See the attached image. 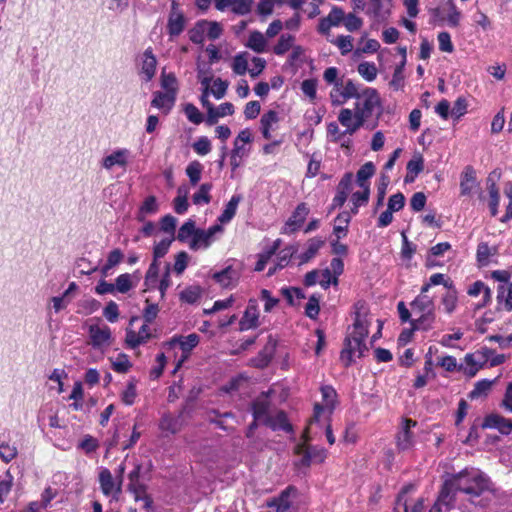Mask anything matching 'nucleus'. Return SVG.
<instances>
[{"mask_svg": "<svg viewBox=\"0 0 512 512\" xmlns=\"http://www.w3.org/2000/svg\"><path fill=\"white\" fill-rule=\"evenodd\" d=\"M489 488L490 480L481 470L474 467L465 468L444 481L438 499L430 508V512H442V506L447 508L453 505L458 493L468 495L469 500L474 502L475 498Z\"/></svg>", "mask_w": 512, "mask_h": 512, "instance_id": "f257e3e1", "label": "nucleus"}, {"mask_svg": "<svg viewBox=\"0 0 512 512\" xmlns=\"http://www.w3.org/2000/svg\"><path fill=\"white\" fill-rule=\"evenodd\" d=\"M354 106V118L360 119L367 127L374 129L378 126L379 118L383 113V104L379 92L372 87L358 85Z\"/></svg>", "mask_w": 512, "mask_h": 512, "instance_id": "f03ea898", "label": "nucleus"}, {"mask_svg": "<svg viewBox=\"0 0 512 512\" xmlns=\"http://www.w3.org/2000/svg\"><path fill=\"white\" fill-rule=\"evenodd\" d=\"M321 395L322 403H316L314 405V413L310 419L309 426L305 431V436H307V433L313 428L315 424L320 423L321 418L329 419L337 405V393L332 386H322Z\"/></svg>", "mask_w": 512, "mask_h": 512, "instance_id": "7ed1b4c3", "label": "nucleus"}, {"mask_svg": "<svg viewBox=\"0 0 512 512\" xmlns=\"http://www.w3.org/2000/svg\"><path fill=\"white\" fill-rule=\"evenodd\" d=\"M87 343L94 350L104 353L113 343V335L110 327L104 323L89 325Z\"/></svg>", "mask_w": 512, "mask_h": 512, "instance_id": "20e7f679", "label": "nucleus"}, {"mask_svg": "<svg viewBox=\"0 0 512 512\" xmlns=\"http://www.w3.org/2000/svg\"><path fill=\"white\" fill-rule=\"evenodd\" d=\"M358 85L359 84L355 83L352 79H347L346 81L342 80L333 84V88L329 93L331 104L333 106H340L345 104L349 99H352L353 96H357Z\"/></svg>", "mask_w": 512, "mask_h": 512, "instance_id": "39448f33", "label": "nucleus"}, {"mask_svg": "<svg viewBox=\"0 0 512 512\" xmlns=\"http://www.w3.org/2000/svg\"><path fill=\"white\" fill-rule=\"evenodd\" d=\"M414 313H419V325L429 326L435 318L434 302L427 295H418L411 304Z\"/></svg>", "mask_w": 512, "mask_h": 512, "instance_id": "423d86ee", "label": "nucleus"}, {"mask_svg": "<svg viewBox=\"0 0 512 512\" xmlns=\"http://www.w3.org/2000/svg\"><path fill=\"white\" fill-rule=\"evenodd\" d=\"M296 454L301 456L297 465L302 467L323 463L327 457V451L324 448L307 446L305 443L297 445Z\"/></svg>", "mask_w": 512, "mask_h": 512, "instance_id": "0eeeda50", "label": "nucleus"}, {"mask_svg": "<svg viewBox=\"0 0 512 512\" xmlns=\"http://www.w3.org/2000/svg\"><path fill=\"white\" fill-rule=\"evenodd\" d=\"M310 213V209L305 202L299 203L295 210L292 212L290 217L284 223L281 228V234L291 235L299 231L303 226L307 216Z\"/></svg>", "mask_w": 512, "mask_h": 512, "instance_id": "6e6552de", "label": "nucleus"}, {"mask_svg": "<svg viewBox=\"0 0 512 512\" xmlns=\"http://www.w3.org/2000/svg\"><path fill=\"white\" fill-rule=\"evenodd\" d=\"M365 351H367L365 341L349 335L345 339L344 348L341 351L340 358L346 366H349L354 357H362Z\"/></svg>", "mask_w": 512, "mask_h": 512, "instance_id": "1a4fd4ad", "label": "nucleus"}, {"mask_svg": "<svg viewBox=\"0 0 512 512\" xmlns=\"http://www.w3.org/2000/svg\"><path fill=\"white\" fill-rule=\"evenodd\" d=\"M223 227L215 224L208 229L197 228L194 237L189 241L190 249L196 251L201 248H208L214 242V236L218 232H222Z\"/></svg>", "mask_w": 512, "mask_h": 512, "instance_id": "9d476101", "label": "nucleus"}, {"mask_svg": "<svg viewBox=\"0 0 512 512\" xmlns=\"http://www.w3.org/2000/svg\"><path fill=\"white\" fill-rule=\"evenodd\" d=\"M260 311L258 301L251 299L246 307L242 318L239 321V328L241 331L255 329L260 325L259 322Z\"/></svg>", "mask_w": 512, "mask_h": 512, "instance_id": "9b49d317", "label": "nucleus"}, {"mask_svg": "<svg viewBox=\"0 0 512 512\" xmlns=\"http://www.w3.org/2000/svg\"><path fill=\"white\" fill-rule=\"evenodd\" d=\"M199 341L200 337L196 333H191L187 336H175L172 338L170 344H178L182 351L181 359L178 361L176 368L180 367L182 363L189 358L191 351L199 344Z\"/></svg>", "mask_w": 512, "mask_h": 512, "instance_id": "f8f14e48", "label": "nucleus"}, {"mask_svg": "<svg viewBox=\"0 0 512 512\" xmlns=\"http://www.w3.org/2000/svg\"><path fill=\"white\" fill-rule=\"evenodd\" d=\"M177 0L171 2V12L168 17L167 30L170 36L180 35L185 28L184 14L178 9Z\"/></svg>", "mask_w": 512, "mask_h": 512, "instance_id": "ddd939ff", "label": "nucleus"}, {"mask_svg": "<svg viewBox=\"0 0 512 512\" xmlns=\"http://www.w3.org/2000/svg\"><path fill=\"white\" fill-rule=\"evenodd\" d=\"M465 365L459 366V370H462L466 376L473 377L482 368L486 362V358L483 353L477 351L465 356Z\"/></svg>", "mask_w": 512, "mask_h": 512, "instance_id": "4468645a", "label": "nucleus"}, {"mask_svg": "<svg viewBox=\"0 0 512 512\" xmlns=\"http://www.w3.org/2000/svg\"><path fill=\"white\" fill-rule=\"evenodd\" d=\"M240 277L239 270L233 266L214 272L212 278L223 288H231L236 285Z\"/></svg>", "mask_w": 512, "mask_h": 512, "instance_id": "2eb2a0df", "label": "nucleus"}, {"mask_svg": "<svg viewBox=\"0 0 512 512\" xmlns=\"http://www.w3.org/2000/svg\"><path fill=\"white\" fill-rule=\"evenodd\" d=\"M477 185L474 167L471 165L465 166L460 175V196H470Z\"/></svg>", "mask_w": 512, "mask_h": 512, "instance_id": "dca6fc26", "label": "nucleus"}, {"mask_svg": "<svg viewBox=\"0 0 512 512\" xmlns=\"http://www.w3.org/2000/svg\"><path fill=\"white\" fill-rule=\"evenodd\" d=\"M99 483L104 495L115 497L121 490L120 483H116L112 473L103 468L99 473Z\"/></svg>", "mask_w": 512, "mask_h": 512, "instance_id": "f3484780", "label": "nucleus"}, {"mask_svg": "<svg viewBox=\"0 0 512 512\" xmlns=\"http://www.w3.org/2000/svg\"><path fill=\"white\" fill-rule=\"evenodd\" d=\"M483 427L497 429L502 434H509L512 431V421L499 414H490L485 417Z\"/></svg>", "mask_w": 512, "mask_h": 512, "instance_id": "a211bd4d", "label": "nucleus"}, {"mask_svg": "<svg viewBox=\"0 0 512 512\" xmlns=\"http://www.w3.org/2000/svg\"><path fill=\"white\" fill-rule=\"evenodd\" d=\"M279 120V114L275 110H269L261 116L260 130L264 139L270 140L272 138L271 131L275 130Z\"/></svg>", "mask_w": 512, "mask_h": 512, "instance_id": "6ab92c4d", "label": "nucleus"}, {"mask_svg": "<svg viewBox=\"0 0 512 512\" xmlns=\"http://www.w3.org/2000/svg\"><path fill=\"white\" fill-rule=\"evenodd\" d=\"M254 422L251 424L252 429L257 423L266 424L271 416L270 405L267 399H257L252 406Z\"/></svg>", "mask_w": 512, "mask_h": 512, "instance_id": "aec40b11", "label": "nucleus"}, {"mask_svg": "<svg viewBox=\"0 0 512 512\" xmlns=\"http://www.w3.org/2000/svg\"><path fill=\"white\" fill-rule=\"evenodd\" d=\"M176 101V96L172 93L156 91L153 94L151 105L157 109L163 110L165 114H168L173 108Z\"/></svg>", "mask_w": 512, "mask_h": 512, "instance_id": "412c9836", "label": "nucleus"}, {"mask_svg": "<svg viewBox=\"0 0 512 512\" xmlns=\"http://www.w3.org/2000/svg\"><path fill=\"white\" fill-rule=\"evenodd\" d=\"M157 59L153 54L151 47H148L143 53L141 73L145 76V81L149 82L153 79L156 73Z\"/></svg>", "mask_w": 512, "mask_h": 512, "instance_id": "4be33fe9", "label": "nucleus"}, {"mask_svg": "<svg viewBox=\"0 0 512 512\" xmlns=\"http://www.w3.org/2000/svg\"><path fill=\"white\" fill-rule=\"evenodd\" d=\"M391 6V0H370V7L367 10V14L377 20H384L389 16Z\"/></svg>", "mask_w": 512, "mask_h": 512, "instance_id": "5701e85b", "label": "nucleus"}, {"mask_svg": "<svg viewBox=\"0 0 512 512\" xmlns=\"http://www.w3.org/2000/svg\"><path fill=\"white\" fill-rule=\"evenodd\" d=\"M415 425V421L410 419L405 420L402 430L397 435V447L399 450L405 451L413 446L414 440L412 433L410 432V428L414 427Z\"/></svg>", "mask_w": 512, "mask_h": 512, "instance_id": "b1692460", "label": "nucleus"}, {"mask_svg": "<svg viewBox=\"0 0 512 512\" xmlns=\"http://www.w3.org/2000/svg\"><path fill=\"white\" fill-rule=\"evenodd\" d=\"M296 493V489L288 487L285 489L279 497L273 499L268 503L269 507H275L276 512H287L292 505V496Z\"/></svg>", "mask_w": 512, "mask_h": 512, "instance_id": "393cba45", "label": "nucleus"}, {"mask_svg": "<svg viewBox=\"0 0 512 512\" xmlns=\"http://www.w3.org/2000/svg\"><path fill=\"white\" fill-rule=\"evenodd\" d=\"M151 337L150 327L148 324H143L138 332L128 330L126 333V343L131 348H135L145 342Z\"/></svg>", "mask_w": 512, "mask_h": 512, "instance_id": "a878e982", "label": "nucleus"}, {"mask_svg": "<svg viewBox=\"0 0 512 512\" xmlns=\"http://www.w3.org/2000/svg\"><path fill=\"white\" fill-rule=\"evenodd\" d=\"M445 287L447 291L441 298V305L445 313L452 314L457 308L458 292L453 283H445Z\"/></svg>", "mask_w": 512, "mask_h": 512, "instance_id": "bb28decb", "label": "nucleus"}, {"mask_svg": "<svg viewBox=\"0 0 512 512\" xmlns=\"http://www.w3.org/2000/svg\"><path fill=\"white\" fill-rule=\"evenodd\" d=\"M424 169V159L421 154L414 155L413 158L408 161L406 166L405 183H412L415 181L419 173Z\"/></svg>", "mask_w": 512, "mask_h": 512, "instance_id": "cd10ccee", "label": "nucleus"}, {"mask_svg": "<svg viewBox=\"0 0 512 512\" xmlns=\"http://www.w3.org/2000/svg\"><path fill=\"white\" fill-rule=\"evenodd\" d=\"M375 174V165L369 161L363 164L356 173V183L359 187L370 188L369 179Z\"/></svg>", "mask_w": 512, "mask_h": 512, "instance_id": "c85d7f7f", "label": "nucleus"}, {"mask_svg": "<svg viewBox=\"0 0 512 512\" xmlns=\"http://www.w3.org/2000/svg\"><path fill=\"white\" fill-rule=\"evenodd\" d=\"M241 200L239 195H233L229 202L225 205L224 210L218 217V222L221 224H225L230 222L236 214L238 204Z\"/></svg>", "mask_w": 512, "mask_h": 512, "instance_id": "c756f323", "label": "nucleus"}, {"mask_svg": "<svg viewBox=\"0 0 512 512\" xmlns=\"http://www.w3.org/2000/svg\"><path fill=\"white\" fill-rule=\"evenodd\" d=\"M140 436H141V433L139 431H137L136 425H135L133 427V431H132L131 436L129 437V439L121 441L120 429H116V431H115V433L113 435L112 441L110 443V447H113V446H116L118 444H121L123 450L129 449V448L133 447L137 443V441L139 440Z\"/></svg>", "mask_w": 512, "mask_h": 512, "instance_id": "7c9ffc66", "label": "nucleus"}, {"mask_svg": "<svg viewBox=\"0 0 512 512\" xmlns=\"http://www.w3.org/2000/svg\"><path fill=\"white\" fill-rule=\"evenodd\" d=\"M203 290L198 285H191L183 289L179 298L180 301L186 304H196L202 297Z\"/></svg>", "mask_w": 512, "mask_h": 512, "instance_id": "2f4dec72", "label": "nucleus"}, {"mask_svg": "<svg viewBox=\"0 0 512 512\" xmlns=\"http://www.w3.org/2000/svg\"><path fill=\"white\" fill-rule=\"evenodd\" d=\"M368 325L369 322L366 316L361 315L360 313L356 314L355 321L353 323V330L349 335L356 337L357 339L365 341L368 335Z\"/></svg>", "mask_w": 512, "mask_h": 512, "instance_id": "473e14b6", "label": "nucleus"}, {"mask_svg": "<svg viewBox=\"0 0 512 512\" xmlns=\"http://www.w3.org/2000/svg\"><path fill=\"white\" fill-rule=\"evenodd\" d=\"M127 150H117L106 156L103 159V167L106 169H111L115 165H119L121 167L126 166L127 164Z\"/></svg>", "mask_w": 512, "mask_h": 512, "instance_id": "72a5a7b5", "label": "nucleus"}, {"mask_svg": "<svg viewBox=\"0 0 512 512\" xmlns=\"http://www.w3.org/2000/svg\"><path fill=\"white\" fill-rule=\"evenodd\" d=\"M350 219L351 217L348 212H342L335 218V222L338 224L334 225L333 234L337 239H341L347 235Z\"/></svg>", "mask_w": 512, "mask_h": 512, "instance_id": "f704fd0d", "label": "nucleus"}, {"mask_svg": "<svg viewBox=\"0 0 512 512\" xmlns=\"http://www.w3.org/2000/svg\"><path fill=\"white\" fill-rule=\"evenodd\" d=\"M265 425L271 427L274 430H291V426L288 423L287 416L283 411H277L275 414H271L270 418L268 419Z\"/></svg>", "mask_w": 512, "mask_h": 512, "instance_id": "c9c22d12", "label": "nucleus"}, {"mask_svg": "<svg viewBox=\"0 0 512 512\" xmlns=\"http://www.w3.org/2000/svg\"><path fill=\"white\" fill-rule=\"evenodd\" d=\"M196 230L195 222L189 219L179 228L175 239L182 243L189 244V241L194 237Z\"/></svg>", "mask_w": 512, "mask_h": 512, "instance_id": "e433bc0d", "label": "nucleus"}, {"mask_svg": "<svg viewBox=\"0 0 512 512\" xmlns=\"http://www.w3.org/2000/svg\"><path fill=\"white\" fill-rule=\"evenodd\" d=\"M360 188V191L354 192L351 196V201L353 204L351 212L354 214L358 213V208L360 206H364L368 203L370 197V188H368L367 186Z\"/></svg>", "mask_w": 512, "mask_h": 512, "instance_id": "4c0bfd02", "label": "nucleus"}, {"mask_svg": "<svg viewBox=\"0 0 512 512\" xmlns=\"http://www.w3.org/2000/svg\"><path fill=\"white\" fill-rule=\"evenodd\" d=\"M158 210V205L155 196H148L143 201L142 205L139 208V212L137 215V220L140 222H144L147 214H154Z\"/></svg>", "mask_w": 512, "mask_h": 512, "instance_id": "58836bf2", "label": "nucleus"}, {"mask_svg": "<svg viewBox=\"0 0 512 512\" xmlns=\"http://www.w3.org/2000/svg\"><path fill=\"white\" fill-rule=\"evenodd\" d=\"M212 187L211 183L201 184L192 196L193 203L195 205L209 204L211 201L210 191L212 190Z\"/></svg>", "mask_w": 512, "mask_h": 512, "instance_id": "ea45409f", "label": "nucleus"}, {"mask_svg": "<svg viewBox=\"0 0 512 512\" xmlns=\"http://www.w3.org/2000/svg\"><path fill=\"white\" fill-rule=\"evenodd\" d=\"M246 46L257 53L265 51L266 39L260 31L250 33Z\"/></svg>", "mask_w": 512, "mask_h": 512, "instance_id": "a19ab883", "label": "nucleus"}, {"mask_svg": "<svg viewBox=\"0 0 512 512\" xmlns=\"http://www.w3.org/2000/svg\"><path fill=\"white\" fill-rule=\"evenodd\" d=\"M483 294V302L480 306H485L491 299V293L490 289L482 282V281H476L474 282L467 290V293L469 296L476 297Z\"/></svg>", "mask_w": 512, "mask_h": 512, "instance_id": "79ce46f5", "label": "nucleus"}, {"mask_svg": "<svg viewBox=\"0 0 512 512\" xmlns=\"http://www.w3.org/2000/svg\"><path fill=\"white\" fill-rule=\"evenodd\" d=\"M203 171V165L197 161H191L186 167V175L189 178L190 184L192 186H196L201 180V175Z\"/></svg>", "mask_w": 512, "mask_h": 512, "instance_id": "37998d69", "label": "nucleus"}, {"mask_svg": "<svg viewBox=\"0 0 512 512\" xmlns=\"http://www.w3.org/2000/svg\"><path fill=\"white\" fill-rule=\"evenodd\" d=\"M208 24L206 20L198 21L193 28L188 31L189 39L194 44H202L204 41V32Z\"/></svg>", "mask_w": 512, "mask_h": 512, "instance_id": "c03bdc74", "label": "nucleus"}, {"mask_svg": "<svg viewBox=\"0 0 512 512\" xmlns=\"http://www.w3.org/2000/svg\"><path fill=\"white\" fill-rule=\"evenodd\" d=\"M357 71L368 82L374 81L378 73L376 65L367 61L359 63Z\"/></svg>", "mask_w": 512, "mask_h": 512, "instance_id": "a18cd8bd", "label": "nucleus"}, {"mask_svg": "<svg viewBox=\"0 0 512 512\" xmlns=\"http://www.w3.org/2000/svg\"><path fill=\"white\" fill-rule=\"evenodd\" d=\"M294 40V36L290 34H282L278 39L277 44L273 47V52L278 56L284 55L291 49Z\"/></svg>", "mask_w": 512, "mask_h": 512, "instance_id": "49530a36", "label": "nucleus"}, {"mask_svg": "<svg viewBox=\"0 0 512 512\" xmlns=\"http://www.w3.org/2000/svg\"><path fill=\"white\" fill-rule=\"evenodd\" d=\"M159 428L163 432L174 434L179 429L178 420L170 414H165L160 420Z\"/></svg>", "mask_w": 512, "mask_h": 512, "instance_id": "de8ad7c7", "label": "nucleus"}, {"mask_svg": "<svg viewBox=\"0 0 512 512\" xmlns=\"http://www.w3.org/2000/svg\"><path fill=\"white\" fill-rule=\"evenodd\" d=\"M246 53L237 54L232 63V70L237 75H244L248 70V60Z\"/></svg>", "mask_w": 512, "mask_h": 512, "instance_id": "09e8293b", "label": "nucleus"}, {"mask_svg": "<svg viewBox=\"0 0 512 512\" xmlns=\"http://www.w3.org/2000/svg\"><path fill=\"white\" fill-rule=\"evenodd\" d=\"M492 382L489 380H480L478 381L473 390L470 392L469 396L471 399H476L481 396H486L488 392L491 390Z\"/></svg>", "mask_w": 512, "mask_h": 512, "instance_id": "8fccbe9b", "label": "nucleus"}, {"mask_svg": "<svg viewBox=\"0 0 512 512\" xmlns=\"http://www.w3.org/2000/svg\"><path fill=\"white\" fill-rule=\"evenodd\" d=\"M341 51L342 55L350 53L353 49V38L349 35H340L335 40H331Z\"/></svg>", "mask_w": 512, "mask_h": 512, "instance_id": "3c124183", "label": "nucleus"}, {"mask_svg": "<svg viewBox=\"0 0 512 512\" xmlns=\"http://www.w3.org/2000/svg\"><path fill=\"white\" fill-rule=\"evenodd\" d=\"M175 240V236L167 235L165 238L161 239L159 242L154 243L153 248V256H164L171 245V243Z\"/></svg>", "mask_w": 512, "mask_h": 512, "instance_id": "603ef678", "label": "nucleus"}, {"mask_svg": "<svg viewBox=\"0 0 512 512\" xmlns=\"http://www.w3.org/2000/svg\"><path fill=\"white\" fill-rule=\"evenodd\" d=\"M259 298L264 302V311L266 313L271 312L279 303V299L273 297L271 292L267 289H262L260 291Z\"/></svg>", "mask_w": 512, "mask_h": 512, "instance_id": "864d4df0", "label": "nucleus"}, {"mask_svg": "<svg viewBox=\"0 0 512 512\" xmlns=\"http://www.w3.org/2000/svg\"><path fill=\"white\" fill-rule=\"evenodd\" d=\"M137 397V389L134 381H129L121 394L122 402L126 405H132Z\"/></svg>", "mask_w": 512, "mask_h": 512, "instance_id": "5fc2aeb1", "label": "nucleus"}, {"mask_svg": "<svg viewBox=\"0 0 512 512\" xmlns=\"http://www.w3.org/2000/svg\"><path fill=\"white\" fill-rule=\"evenodd\" d=\"M131 367V362L129 361V358L125 354H119L113 361H112V369L115 372L118 373H126Z\"/></svg>", "mask_w": 512, "mask_h": 512, "instance_id": "6e6d98bb", "label": "nucleus"}, {"mask_svg": "<svg viewBox=\"0 0 512 512\" xmlns=\"http://www.w3.org/2000/svg\"><path fill=\"white\" fill-rule=\"evenodd\" d=\"M343 24L349 32H354L363 26V20L354 13H348L344 16Z\"/></svg>", "mask_w": 512, "mask_h": 512, "instance_id": "4d7b16f0", "label": "nucleus"}, {"mask_svg": "<svg viewBox=\"0 0 512 512\" xmlns=\"http://www.w3.org/2000/svg\"><path fill=\"white\" fill-rule=\"evenodd\" d=\"M405 65L406 63H404V61H401L394 69L392 80L390 81V86L393 87L395 90H398L403 86V71Z\"/></svg>", "mask_w": 512, "mask_h": 512, "instance_id": "13d9d810", "label": "nucleus"}, {"mask_svg": "<svg viewBox=\"0 0 512 512\" xmlns=\"http://www.w3.org/2000/svg\"><path fill=\"white\" fill-rule=\"evenodd\" d=\"M353 182V173L346 172L337 185V193L342 194L348 197V194L351 191Z\"/></svg>", "mask_w": 512, "mask_h": 512, "instance_id": "bf43d9fd", "label": "nucleus"}, {"mask_svg": "<svg viewBox=\"0 0 512 512\" xmlns=\"http://www.w3.org/2000/svg\"><path fill=\"white\" fill-rule=\"evenodd\" d=\"M301 90L305 96L311 101H314L317 97V80L306 79L301 83Z\"/></svg>", "mask_w": 512, "mask_h": 512, "instance_id": "052dcab7", "label": "nucleus"}, {"mask_svg": "<svg viewBox=\"0 0 512 512\" xmlns=\"http://www.w3.org/2000/svg\"><path fill=\"white\" fill-rule=\"evenodd\" d=\"M319 311V297H317L315 294L311 295L305 306V314L310 319H316L319 315Z\"/></svg>", "mask_w": 512, "mask_h": 512, "instance_id": "680f3d73", "label": "nucleus"}, {"mask_svg": "<svg viewBox=\"0 0 512 512\" xmlns=\"http://www.w3.org/2000/svg\"><path fill=\"white\" fill-rule=\"evenodd\" d=\"M184 112L186 117L193 124H200L203 121V114L199 111V109L192 103L186 104L184 108Z\"/></svg>", "mask_w": 512, "mask_h": 512, "instance_id": "e2e57ef3", "label": "nucleus"}, {"mask_svg": "<svg viewBox=\"0 0 512 512\" xmlns=\"http://www.w3.org/2000/svg\"><path fill=\"white\" fill-rule=\"evenodd\" d=\"M177 219L168 214L161 218L160 226L161 230L165 232L167 235L175 236Z\"/></svg>", "mask_w": 512, "mask_h": 512, "instance_id": "0e129e2a", "label": "nucleus"}, {"mask_svg": "<svg viewBox=\"0 0 512 512\" xmlns=\"http://www.w3.org/2000/svg\"><path fill=\"white\" fill-rule=\"evenodd\" d=\"M439 50L446 53H452L454 51V45L451 41V36L448 32H440L437 36Z\"/></svg>", "mask_w": 512, "mask_h": 512, "instance_id": "69168bd1", "label": "nucleus"}, {"mask_svg": "<svg viewBox=\"0 0 512 512\" xmlns=\"http://www.w3.org/2000/svg\"><path fill=\"white\" fill-rule=\"evenodd\" d=\"M17 448L9 443L0 444V458L5 462L9 463L17 456Z\"/></svg>", "mask_w": 512, "mask_h": 512, "instance_id": "338daca9", "label": "nucleus"}, {"mask_svg": "<svg viewBox=\"0 0 512 512\" xmlns=\"http://www.w3.org/2000/svg\"><path fill=\"white\" fill-rule=\"evenodd\" d=\"M133 287L130 274H121L116 278L115 288L120 293H126Z\"/></svg>", "mask_w": 512, "mask_h": 512, "instance_id": "774afa93", "label": "nucleus"}]
</instances>
